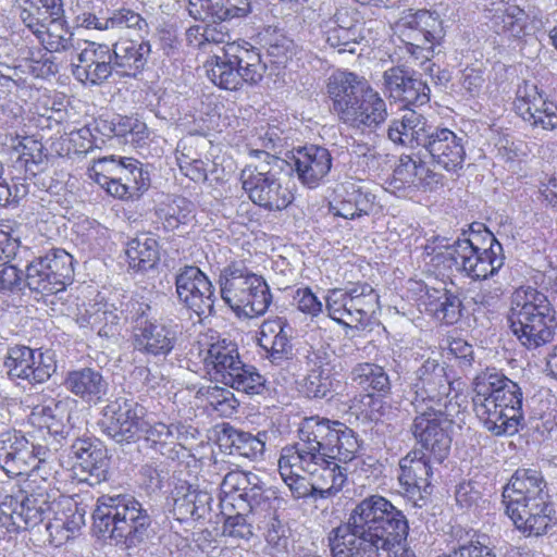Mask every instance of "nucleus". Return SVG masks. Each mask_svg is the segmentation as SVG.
<instances>
[{"label": "nucleus", "instance_id": "1", "mask_svg": "<svg viewBox=\"0 0 557 557\" xmlns=\"http://www.w3.org/2000/svg\"><path fill=\"white\" fill-rule=\"evenodd\" d=\"M409 532L406 516L388 499L372 495L352 509L346 523L329 533L332 557H416L401 546Z\"/></svg>", "mask_w": 557, "mask_h": 557}, {"label": "nucleus", "instance_id": "2", "mask_svg": "<svg viewBox=\"0 0 557 557\" xmlns=\"http://www.w3.org/2000/svg\"><path fill=\"white\" fill-rule=\"evenodd\" d=\"M506 513L525 536L552 535L557 530L547 482L536 469H518L503 491Z\"/></svg>", "mask_w": 557, "mask_h": 557}, {"label": "nucleus", "instance_id": "3", "mask_svg": "<svg viewBox=\"0 0 557 557\" xmlns=\"http://www.w3.org/2000/svg\"><path fill=\"white\" fill-rule=\"evenodd\" d=\"M332 111L338 120L361 133L374 132L387 119L384 99L369 83L351 72L333 73L326 85Z\"/></svg>", "mask_w": 557, "mask_h": 557}, {"label": "nucleus", "instance_id": "4", "mask_svg": "<svg viewBox=\"0 0 557 557\" xmlns=\"http://www.w3.org/2000/svg\"><path fill=\"white\" fill-rule=\"evenodd\" d=\"M508 322L513 335L528 349L552 342L557 327L549 300L543 293L530 286H522L513 292Z\"/></svg>", "mask_w": 557, "mask_h": 557}, {"label": "nucleus", "instance_id": "5", "mask_svg": "<svg viewBox=\"0 0 557 557\" xmlns=\"http://www.w3.org/2000/svg\"><path fill=\"white\" fill-rule=\"evenodd\" d=\"M92 518L99 534L124 540L129 545L143 542L151 525V517L147 510L129 494L100 496Z\"/></svg>", "mask_w": 557, "mask_h": 557}, {"label": "nucleus", "instance_id": "6", "mask_svg": "<svg viewBox=\"0 0 557 557\" xmlns=\"http://www.w3.org/2000/svg\"><path fill=\"white\" fill-rule=\"evenodd\" d=\"M490 246L479 247L473 238L463 237L456 239L453 244L444 237H434L425 245V252L433 256L432 261L437 258L448 260L471 280H486L494 276L504 265L505 257L502 245L490 235Z\"/></svg>", "mask_w": 557, "mask_h": 557}, {"label": "nucleus", "instance_id": "7", "mask_svg": "<svg viewBox=\"0 0 557 557\" xmlns=\"http://www.w3.org/2000/svg\"><path fill=\"white\" fill-rule=\"evenodd\" d=\"M221 296L237 315L260 317L267 312L272 295L265 280L243 261L224 267L219 276Z\"/></svg>", "mask_w": 557, "mask_h": 557}, {"label": "nucleus", "instance_id": "8", "mask_svg": "<svg viewBox=\"0 0 557 557\" xmlns=\"http://www.w3.org/2000/svg\"><path fill=\"white\" fill-rule=\"evenodd\" d=\"M255 163L247 164L240 173L243 189L249 199L269 210H283L294 200L292 190L283 186L276 170H282L284 160L260 149H251Z\"/></svg>", "mask_w": 557, "mask_h": 557}, {"label": "nucleus", "instance_id": "9", "mask_svg": "<svg viewBox=\"0 0 557 557\" xmlns=\"http://www.w3.org/2000/svg\"><path fill=\"white\" fill-rule=\"evenodd\" d=\"M209 79L225 90H237L243 82L259 83L267 70L256 48L227 44L221 54L212 55L206 63Z\"/></svg>", "mask_w": 557, "mask_h": 557}, {"label": "nucleus", "instance_id": "10", "mask_svg": "<svg viewBox=\"0 0 557 557\" xmlns=\"http://www.w3.org/2000/svg\"><path fill=\"white\" fill-rule=\"evenodd\" d=\"M205 364L211 380L247 394H259L264 380L253 366L242 361L237 345L225 338L210 344Z\"/></svg>", "mask_w": 557, "mask_h": 557}, {"label": "nucleus", "instance_id": "11", "mask_svg": "<svg viewBox=\"0 0 557 557\" xmlns=\"http://www.w3.org/2000/svg\"><path fill=\"white\" fill-rule=\"evenodd\" d=\"M394 29L411 57L425 65L424 71L432 72L433 50L444 36L438 14L428 10H408L395 23Z\"/></svg>", "mask_w": 557, "mask_h": 557}, {"label": "nucleus", "instance_id": "12", "mask_svg": "<svg viewBox=\"0 0 557 557\" xmlns=\"http://www.w3.org/2000/svg\"><path fill=\"white\" fill-rule=\"evenodd\" d=\"M89 177L119 199L138 197L149 187V175L133 158H100L88 169Z\"/></svg>", "mask_w": 557, "mask_h": 557}, {"label": "nucleus", "instance_id": "13", "mask_svg": "<svg viewBox=\"0 0 557 557\" xmlns=\"http://www.w3.org/2000/svg\"><path fill=\"white\" fill-rule=\"evenodd\" d=\"M325 299L329 317L350 327L367 325L379 308V295L368 283L330 289Z\"/></svg>", "mask_w": 557, "mask_h": 557}, {"label": "nucleus", "instance_id": "14", "mask_svg": "<svg viewBox=\"0 0 557 557\" xmlns=\"http://www.w3.org/2000/svg\"><path fill=\"white\" fill-rule=\"evenodd\" d=\"M127 309L135 322V349L153 357H165L171 354L181 334L180 325L170 319H147L150 306L145 302L131 301Z\"/></svg>", "mask_w": 557, "mask_h": 557}, {"label": "nucleus", "instance_id": "15", "mask_svg": "<svg viewBox=\"0 0 557 557\" xmlns=\"http://www.w3.org/2000/svg\"><path fill=\"white\" fill-rule=\"evenodd\" d=\"M178 301L198 317L211 314L214 307V287L208 276L194 265H186L175 275Z\"/></svg>", "mask_w": 557, "mask_h": 557}, {"label": "nucleus", "instance_id": "16", "mask_svg": "<svg viewBox=\"0 0 557 557\" xmlns=\"http://www.w3.org/2000/svg\"><path fill=\"white\" fill-rule=\"evenodd\" d=\"M516 112L533 128H557V104L548 100L535 84L524 82L516 92Z\"/></svg>", "mask_w": 557, "mask_h": 557}, {"label": "nucleus", "instance_id": "17", "mask_svg": "<svg viewBox=\"0 0 557 557\" xmlns=\"http://www.w3.org/2000/svg\"><path fill=\"white\" fill-rule=\"evenodd\" d=\"M441 176L431 171L420 158L401 156L393 174L385 181V189L404 197L412 189H432L440 184Z\"/></svg>", "mask_w": 557, "mask_h": 557}, {"label": "nucleus", "instance_id": "18", "mask_svg": "<svg viewBox=\"0 0 557 557\" xmlns=\"http://www.w3.org/2000/svg\"><path fill=\"white\" fill-rule=\"evenodd\" d=\"M4 367L10 377L26 380L32 384L47 381L55 371L51 356L18 345L8 350Z\"/></svg>", "mask_w": 557, "mask_h": 557}, {"label": "nucleus", "instance_id": "19", "mask_svg": "<svg viewBox=\"0 0 557 557\" xmlns=\"http://www.w3.org/2000/svg\"><path fill=\"white\" fill-rule=\"evenodd\" d=\"M467 135L446 127L432 126L423 145L433 161L448 172H456L466 159Z\"/></svg>", "mask_w": 557, "mask_h": 557}, {"label": "nucleus", "instance_id": "20", "mask_svg": "<svg viewBox=\"0 0 557 557\" xmlns=\"http://www.w3.org/2000/svg\"><path fill=\"white\" fill-rule=\"evenodd\" d=\"M115 74L111 48L106 44L87 41L73 63V75L84 84L101 85Z\"/></svg>", "mask_w": 557, "mask_h": 557}, {"label": "nucleus", "instance_id": "21", "mask_svg": "<svg viewBox=\"0 0 557 557\" xmlns=\"http://www.w3.org/2000/svg\"><path fill=\"white\" fill-rule=\"evenodd\" d=\"M73 469L79 481L96 485L107 480L109 459L107 449L90 440H76L72 445Z\"/></svg>", "mask_w": 557, "mask_h": 557}, {"label": "nucleus", "instance_id": "22", "mask_svg": "<svg viewBox=\"0 0 557 557\" xmlns=\"http://www.w3.org/2000/svg\"><path fill=\"white\" fill-rule=\"evenodd\" d=\"M37 447L30 444L20 431L0 434V467L9 476L28 472L36 461Z\"/></svg>", "mask_w": 557, "mask_h": 557}, {"label": "nucleus", "instance_id": "23", "mask_svg": "<svg viewBox=\"0 0 557 557\" xmlns=\"http://www.w3.org/2000/svg\"><path fill=\"white\" fill-rule=\"evenodd\" d=\"M292 160L299 181L309 188L317 187L332 168L329 149L315 145L297 149Z\"/></svg>", "mask_w": 557, "mask_h": 557}, {"label": "nucleus", "instance_id": "24", "mask_svg": "<svg viewBox=\"0 0 557 557\" xmlns=\"http://www.w3.org/2000/svg\"><path fill=\"white\" fill-rule=\"evenodd\" d=\"M375 196L363 190L354 182H346L336 190V196L329 203V211L334 216L354 220L372 212Z\"/></svg>", "mask_w": 557, "mask_h": 557}, {"label": "nucleus", "instance_id": "25", "mask_svg": "<svg viewBox=\"0 0 557 557\" xmlns=\"http://www.w3.org/2000/svg\"><path fill=\"white\" fill-rule=\"evenodd\" d=\"M383 79L389 97L397 101L422 106L430 100V89L426 84L419 78H413L399 66L386 70Z\"/></svg>", "mask_w": 557, "mask_h": 557}, {"label": "nucleus", "instance_id": "26", "mask_svg": "<svg viewBox=\"0 0 557 557\" xmlns=\"http://www.w3.org/2000/svg\"><path fill=\"white\" fill-rule=\"evenodd\" d=\"M453 420H414L412 432L421 449L436 462H442L450 450L451 438L447 428Z\"/></svg>", "mask_w": 557, "mask_h": 557}, {"label": "nucleus", "instance_id": "27", "mask_svg": "<svg viewBox=\"0 0 557 557\" xmlns=\"http://www.w3.org/2000/svg\"><path fill=\"white\" fill-rule=\"evenodd\" d=\"M212 500L207 490L184 482L173 492V513L178 521L205 519L211 511Z\"/></svg>", "mask_w": 557, "mask_h": 557}, {"label": "nucleus", "instance_id": "28", "mask_svg": "<svg viewBox=\"0 0 557 557\" xmlns=\"http://www.w3.org/2000/svg\"><path fill=\"white\" fill-rule=\"evenodd\" d=\"M61 468L60 461L46 447L38 446L36 450V461L26 473L28 475L26 487L30 492L38 493V496L52 495V499L58 497L55 488L57 474Z\"/></svg>", "mask_w": 557, "mask_h": 557}, {"label": "nucleus", "instance_id": "29", "mask_svg": "<svg viewBox=\"0 0 557 557\" xmlns=\"http://www.w3.org/2000/svg\"><path fill=\"white\" fill-rule=\"evenodd\" d=\"M283 432L274 428V423L269 430L259 432L256 436L250 433L238 431L224 423L219 436L221 446L230 447L231 454H238L248 458L262 454L265 442L275 441Z\"/></svg>", "mask_w": 557, "mask_h": 557}, {"label": "nucleus", "instance_id": "30", "mask_svg": "<svg viewBox=\"0 0 557 557\" xmlns=\"http://www.w3.org/2000/svg\"><path fill=\"white\" fill-rule=\"evenodd\" d=\"M151 52L149 41L124 39L111 48L115 75L136 77L146 66Z\"/></svg>", "mask_w": 557, "mask_h": 557}, {"label": "nucleus", "instance_id": "31", "mask_svg": "<svg viewBox=\"0 0 557 557\" xmlns=\"http://www.w3.org/2000/svg\"><path fill=\"white\" fill-rule=\"evenodd\" d=\"M431 127L421 113L406 110L400 117L392 120L387 136L396 145L423 147Z\"/></svg>", "mask_w": 557, "mask_h": 557}, {"label": "nucleus", "instance_id": "32", "mask_svg": "<svg viewBox=\"0 0 557 557\" xmlns=\"http://www.w3.org/2000/svg\"><path fill=\"white\" fill-rule=\"evenodd\" d=\"M24 25L49 51H66L73 47V33L63 16L37 17Z\"/></svg>", "mask_w": 557, "mask_h": 557}, {"label": "nucleus", "instance_id": "33", "mask_svg": "<svg viewBox=\"0 0 557 557\" xmlns=\"http://www.w3.org/2000/svg\"><path fill=\"white\" fill-rule=\"evenodd\" d=\"M431 458L423 450L413 449L400 459L398 480L407 492L418 490L425 494L430 493L433 475Z\"/></svg>", "mask_w": 557, "mask_h": 557}, {"label": "nucleus", "instance_id": "34", "mask_svg": "<svg viewBox=\"0 0 557 557\" xmlns=\"http://www.w3.org/2000/svg\"><path fill=\"white\" fill-rule=\"evenodd\" d=\"M522 392L508 380L505 387L494 394L487 404L478 403L476 418H522Z\"/></svg>", "mask_w": 557, "mask_h": 557}, {"label": "nucleus", "instance_id": "35", "mask_svg": "<svg viewBox=\"0 0 557 557\" xmlns=\"http://www.w3.org/2000/svg\"><path fill=\"white\" fill-rule=\"evenodd\" d=\"M188 11L196 20L212 17L221 22L247 16L249 0H189Z\"/></svg>", "mask_w": 557, "mask_h": 557}, {"label": "nucleus", "instance_id": "36", "mask_svg": "<svg viewBox=\"0 0 557 557\" xmlns=\"http://www.w3.org/2000/svg\"><path fill=\"white\" fill-rule=\"evenodd\" d=\"M30 493L32 494L26 496L23 500L15 502L11 518L17 528H34L46 519H49L51 513L54 503L51 498L52 495L38 496L36 492Z\"/></svg>", "mask_w": 557, "mask_h": 557}, {"label": "nucleus", "instance_id": "37", "mask_svg": "<svg viewBox=\"0 0 557 557\" xmlns=\"http://www.w3.org/2000/svg\"><path fill=\"white\" fill-rule=\"evenodd\" d=\"M65 385L73 394L87 401H99L108 392V383L102 374L91 368L70 372Z\"/></svg>", "mask_w": 557, "mask_h": 557}, {"label": "nucleus", "instance_id": "38", "mask_svg": "<svg viewBox=\"0 0 557 557\" xmlns=\"http://www.w3.org/2000/svg\"><path fill=\"white\" fill-rule=\"evenodd\" d=\"M339 463L335 457L327 456L324 465H320V470L310 474L318 498H327L343 488L347 480V469Z\"/></svg>", "mask_w": 557, "mask_h": 557}, {"label": "nucleus", "instance_id": "39", "mask_svg": "<svg viewBox=\"0 0 557 557\" xmlns=\"http://www.w3.org/2000/svg\"><path fill=\"white\" fill-rule=\"evenodd\" d=\"M125 253L132 269L147 271L159 260L158 243L153 237L140 234L127 243Z\"/></svg>", "mask_w": 557, "mask_h": 557}, {"label": "nucleus", "instance_id": "40", "mask_svg": "<svg viewBox=\"0 0 557 557\" xmlns=\"http://www.w3.org/2000/svg\"><path fill=\"white\" fill-rule=\"evenodd\" d=\"M250 481L251 484L248 486H242L236 508L248 510L251 515H255L257 510H268L270 498L274 495V492L271 488H264L263 482L257 474H255V480Z\"/></svg>", "mask_w": 557, "mask_h": 557}, {"label": "nucleus", "instance_id": "41", "mask_svg": "<svg viewBox=\"0 0 557 557\" xmlns=\"http://www.w3.org/2000/svg\"><path fill=\"white\" fill-rule=\"evenodd\" d=\"M351 381L363 389H373L387 393L391 389V382L385 370L375 363H358L351 370Z\"/></svg>", "mask_w": 557, "mask_h": 557}, {"label": "nucleus", "instance_id": "42", "mask_svg": "<svg viewBox=\"0 0 557 557\" xmlns=\"http://www.w3.org/2000/svg\"><path fill=\"white\" fill-rule=\"evenodd\" d=\"M509 379L505 376L496 368H486L482 372L475 375L473 380V391L475 396L473 397V409L476 413L478 403L481 405L487 404L494 394L505 387V382Z\"/></svg>", "mask_w": 557, "mask_h": 557}, {"label": "nucleus", "instance_id": "43", "mask_svg": "<svg viewBox=\"0 0 557 557\" xmlns=\"http://www.w3.org/2000/svg\"><path fill=\"white\" fill-rule=\"evenodd\" d=\"M45 269L52 274V281L63 285V290L73 278V258L64 249H52L44 257L37 258Z\"/></svg>", "mask_w": 557, "mask_h": 557}, {"label": "nucleus", "instance_id": "44", "mask_svg": "<svg viewBox=\"0 0 557 557\" xmlns=\"http://www.w3.org/2000/svg\"><path fill=\"white\" fill-rule=\"evenodd\" d=\"M392 407L373 394H359L349 400L346 414L356 418H379L391 414Z\"/></svg>", "mask_w": 557, "mask_h": 557}, {"label": "nucleus", "instance_id": "45", "mask_svg": "<svg viewBox=\"0 0 557 557\" xmlns=\"http://www.w3.org/2000/svg\"><path fill=\"white\" fill-rule=\"evenodd\" d=\"M13 149L20 153V161L24 163L26 172L36 175L38 171L42 170L41 165L45 163L47 154L41 141L30 136L16 138Z\"/></svg>", "mask_w": 557, "mask_h": 557}, {"label": "nucleus", "instance_id": "46", "mask_svg": "<svg viewBox=\"0 0 557 557\" xmlns=\"http://www.w3.org/2000/svg\"><path fill=\"white\" fill-rule=\"evenodd\" d=\"M25 282L30 290L42 296L63 292V285L58 284L54 280L52 281V274L37 259L26 267Z\"/></svg>", "mask_w": 557, "mask_h": 557}, {"label": "nucleus", "instance_id": "47", "mask_svg": "<svg viewBox=\"0 0 557 557\" xmlns=\"http://www.w3.org/2000/svg\"><path fill=\"white\" fill-rule=\"evenodd\" d=\"M419 381L429 394H445L449 388V381L444 366L436 360L428 359L419 368Z\"/></svg>", "mask_w": 557, "mask_h": 557}, {"label": "nucleus", "instance_id": "48", "mask_svg": "<svg viewBox=\"0 0 557 557\" xmlns=\"http://www.w3.org/2000/svg\"><path fill=\"white\" fill-rule=\"evenodd\" d=\"M324 39L330 48L336 50L338 53H356L357 47L364 39L361 29H344L325 25Z\"/></svg>", "mask_w": 557, "mask_h": 557}, {"label": "nucleus", "instance_id": "49", "mask_svg": "<svg viewBox=\"0 0 557 557\" xmlns=\"http://www.w3.org/2000/svg\"><path fill=\"white\" fill-rule=\"evenodd\" d=\"M97 424L102 433L116 443H129L143 435L139 420H98Z\"/></svg>", "mask_w": 557, "mask_h": 557}, {"label": "nucleus", "instance_id": "50", "mask_svg": "<svg viewBox=\"0 0 557 557\" xmlns=\"http://www.w3.org/2000/svg\"><path fill=\"white\" fill-rule=\"evenodd\" d=\"M21 21L29 23L41 17L64 16L63 0H18Z\"/></svg>", "mask_w": 557, "mask_h": 557}, {"label": "nucleus", "instance_id": "51", "mask_svg": "<svg viewBox=\"0 0 557 557\" xmlns=\"http://www.w3.org/2000/svg\"><path fill=\"white\" fill-rule=\"evenodd\" d=\"M88 323L91 329L97 330L99 336L112 337L117 331L120 314L112 305L98 304L95 305L94 310L89 312Z\"/></svg>", "mask_w": 557, "mask_h": 557}, {"label": "nucleus", "instance_id": "52", "mask_svg": "<svg viewBox=\"0 0 557 557\" xmlns=\"http://www.w3.org/2000/svg\"><path fill=\"white\" fill-rule=\"evenodd\" d=\"M249 480H255V473L245 472L242 470H233L226 473L221 482V491L223 497L221 498V507L225 510L227 507L236 508L238 494L242 486H248Z\"/></svg>", "mask_w": 557, "mask_h": 557}, {"label": "nucleus", "instance_id": "53", "mask_svg": "<svg viewBox=\"0 0 557 557\" xmlns=\"http://www.w3.org/2000/svg\"><path fill=\"white\" fill-rule=\"evenodd\" d=\"M106 26H109V29L128 28L143 32L147 29L148 24L139 13L129 8L122 7L107 11Z\"/></svg>", "mask_w": 557, "mask_h": 557}, {"label": "nucleus", "instance_id": "54", "mask_svg": "<svg viewBox=\"0 0 557 557\" xmlns=\"http://www.w3.org/2000/svg\"><path fill=\"white\" fill-rule=\"evenodd\" d=\"M248 510H240L228 515L224 519L222 534L235 540H249L252 536V517Z\"/></svg>", "mask_w": 557, "mask_h": 557}, {"label": "nucleus", "instance_id": "55", "mask_svg": "<svg viewBox=\"0 0 557 557\" xmlns=\"http://www.w3.org/2000/svg\"><path fill=\"white\" fill-rule=\"evenodd\" d=\"M190 201L183 197H176L171 202L158 209V215L164 221L165 227L174 230L187 222L190 214Z\"/></svg>", "mask_w": 557, "mask_h": 557}, {"label": "nucleus", "instance_id": "56", "mask_svg": "<svg viewBox=\"0 0 557 557\" xmlns=\"http://www.w3.org/2000/svg\"><path fill=\"white\" fill-rule=\"evenodd\" d=\"M500 18V28L504 34L513 38H521L525 35L528 15L517 5H509Z\"/></svg>", "mask_w": 557, "mask_h": 557}, {"label": "nucleus", "instance_id": "57", "mask_svg": "<svg viewBox=\"0 0 557 557\" xmlns=\"http://www.w3.org/2000/svg\"><path fill=\"white\" fill-rule=\"evenodd\" d=\"M265 46L271 62L277 65H284L293 54V40L275 30L269 35Z\"/></svg>", "mask_w": 557, "mask_h": 557}, {"label": "nucleus", "instance_id": "58", "mask_svg": "<svg viewBox=\"0 0 557 557\" xmlns=\"http://www.w3.org/2000/svg\"><path fill=\"white\" fill-rule=\"evenodd\" d=\"M331 420H304L298 428L300 441H306L310 446L324 447L325 437Z\"/></svg>", "mask_w": 557, "mask_h": 557}, {"label": "nucleus", "instance_id": "59", "mask_svg": "<svg viewBox=\"0 0 557 557\" xmlns=\"http://www.w3.org/2000/svg\"><path fill=\"white\" fill-rule=\"evenodd\" d=\"M260 346L269 352L272 362L278 363L292 354V344L286 331L275 337L259 338Z\"/></svg>", "mask_w": 557, "mask_h": 557}, {"label": "nucleus", "instance_id": "60", "mask_svg": "<svg viewBox=\"0 0 557 557\" xmlns=\"http://www.w3.org/2000/svg\"><path fill=\"white\" fill-rule=\"evenodd\" d=\"M300 456L302 472L314 474L317 470H320V465H324V460L327 457L321 453L320 446H310L306 441L295 444Z\"/></svg>", "mask_w": 557, "mask_h": 557}, {"label": "nucleus", "instance_id": "61", "mask_svg": "<svg viewBox=\"0 0 557 557\" xmlns=\"http://www.w3.org/2000/svg\"><path fill=\"white\" fill-rule=\"evenodd\" d=\"M335 449L337 454L334 457L338 462L347 463L355 459L359 443L351 429L344 426L335 444Z\"/></svg>", "mask_w": 557, "mask_h": 557}, {"label": "nucleus", "instance_id": "62", "mask_svg": "<svg viewBox=\"0 0 557 557\" xmlns=\"http://www.w3.org/2000/svg\"><path fill=\"white\" fill-rule=\"evenodd\" d=\"M106 416L115 418H144L146 409L134 399L119 397L106 408Z\"/></svg>", "mask_w": 557, "mask_h": 557}, {"label": "nucleus", "instance_id": "63", "mask_svg": "<svg viewBox=\"0 0 557 557\" xmlns=\"http://www.w3.org/2000/svg\"><path fill=\"white\" fill-rule=\"evenodd\" d=\"M140 484L150 492H154L162 487V482L166 476V472L162 468V462L149 461L141 466L139 470Z\"/></svg>", "mask_w": 557, "mask_h": 557}, {"label": "nucleus", "instance_id": "64", "mask_svg": "<svg viewBox=\"0 0 557 557\" xmlns=\"http://www.w3.org/2000/svg\"><path fill=\"white\" fill-rule=\"evenodd\" d=\"M440 557H497V555L494 548L479 541H471Z\"/></svg>", "mask_w": 557, "mask_h": 557}]
</instances>
